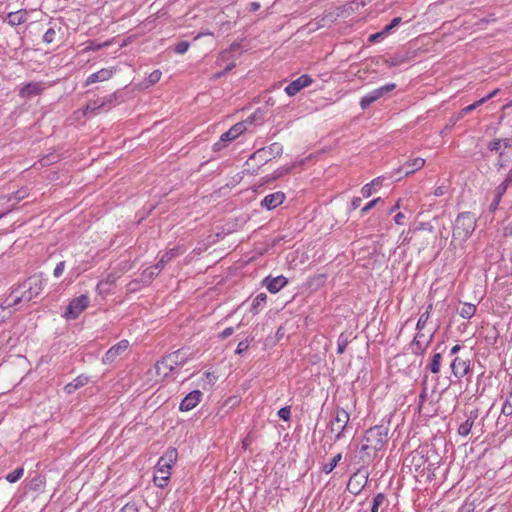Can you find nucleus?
<instances>
[{"label":"nucleus","mask_w":512,"mask_h":512,"mask_svg":"<svg viewBox=\"0 0 512 512\" xmlns=\"http://www.w3.org/2000/svg\"><path fill=\"white\" fill-rule=\"evenodd\" d=\"M44 278L42 273L34 274L27 278L23 283L13 289L10 293L11 301L7 302L8 306H15L22 301L29 302L38 296L44 288Z\"/></svg>","instance_id":"1"},{"label":"nucleus","mask_w":512,"mask_h":512,"mask_svg":"<svg viewBox=\"0 0 512 512\" xmlns=\"http://www.w3.org/2000/svg\"><path fill=\"white\" fill-rule=\"evenodd\" d=\"M476 227L475 215L471 212L460 213L453 227L452 238L453 242L458 241L460 243L466 241L473 233Z\"/></svg>","instance_id":"2"},{"label":"nucleus","mask_w":512,"mask_h":512,"mask_svg":"<svg viewBox=\"0 0 512 512\" xmlns=\"http://www.w3.org/2000/svg\"><path fill=\"white\" fill-rule=\"evenodd\" d=\"M189 359V354L182 349L174 351L157 361L155 364V371L157 375L162 373V366H165L163 371V377H167L168 374L173 371L177 366H183Z\"/></svg>","instance_id":"3"},{"label":"nucleus","mask_w":512,"mask_h":512,"mask_svg":"<svg viewBox=\"0 0 512 512\" xmlns=\"http://www.w3.org/2000/svg\"><path fill=\"white\" fill-rule=\"evenodd\" d=\"M261 117H262V115L260 117H258V112H255L250 117H248L247 120H245L244 122H239V123H236L235 125H233L228 131L224 132L221 135L219 142L214 144V149L220 150L223 147H225L226 143L236 139L244 131H246L247 124H252L253 122L260 119Z\"/></svg>","instance_id":"4"},{"label":"nucleus","mask_w":512,"mask_h":512,"mask_svg":"<svg viewBox=\"0 0 512 512\" xmlns=\"http://www.w3.org/2000/svg\"><path fill=\"white\" fill-rule=\"evenodd\" d=\"M388 428L380 425L368 429L361 448H382L388 443Z\"/></svg>","instance_id":"5"},{"label":"nucleus","mask_w":512,"mask_h":512,"mask_svg":"<svg viewBox=\"0 0 512 512\" xmlns=\"http://www.w3.org/2000/svg\"><path fill=\"white\" fill-rule=\"evenodd\" d=\"M88 305L89 297L87 295H80L69 302L63 316L67 320H75L88 307Z\"/></svg>","instance_id":"6"},{"label":"nucleus","mask_w":512,"mask_h":512,"mask_svg":"<svg viewBox=\"0 0 512 512\" xmlns=\"http://www.w3.org/2000/svg\"><path fill=\"white\" fill-rule=\"evenodd\" d=\"M283 152L282 145L279 143H273L267 148H262L254 152L251 159H257L260 162H268L277 156H280Z\"/></svg>","instance_id":"7"},{"label":"nucleus","mask_w":512,"mask_h":512,"mask_svg":"<svg viewBox=\"0 0 512 512\" xmlns=\"http://www.w3.org/2000/svg\"><path fill=\"white\" fill-rule=\"evenodd\" d=\"M177 458V450H167V452L159 458L155 466L156 472L159 474L171 473L170 470L176 463Z\"/></svg>","instance_id":"8"},{"label":"nucleus","mask_w":512,"mask_h":512,"mask_svg":"<svg viewBox=\"0 0 512 512\" xmlns=\"http://www.w3.org/2000/svg\"><path fill=\"white\" fill-rule=\"evenodd\" d=\"M46 85L44 82H29L25 84L23 87L19 90V96L24 99H29L34 96L41 95L43 91L45 90Z\"/></svg>","instance_id":"9"},{"label":"nucleus","mask_w":512,"mask_h":512,"mask_svg":"<svg viewBox=\"0 0 512 512\" xmlns=\"http://www.w3.org/2000/svg\"><path fill=\"white\" fill-rule=\"evenodd\" d=\"M451 371L457 379L464 377L470 370V360L460 356L455 357L451 362Z\"/></svg>","instance_id":"10"},{"label":"nucleus","mask_w":512,"mask_h":512,"mask_svg":"<svg viewBox=\"0 0 512 512\" xmlns=\"http://www.w3.org/2000/svg\"><path fill=\"white\" fill-rule=\"evenodd\" d=\"M349 421V414L343 410H337L334 420L331 422V431L339 438Z\"/></svg>","instance_id":"11"},{"label":"nucleus","mask_w":512,"mask_h":512,"mask_svg":"<svg viewBox=\"0 0 512 512\" xmlns=\"http://www.w3.org/2000/svg\"><path fill=\"white\" fill-rule=\"evenodd\" d=\"M311 83L312 78L309 75L304 74L297 78L296 80H293L291 83H289L285 88V92L289 96H294L303 88L308 87Z\"/></svg>","instance_id":"12"},{"label":"nucleus","mask_w":512,"mask_h":512,"mask_svg":"<svg viewBox=\"0 0 512 512\" xmlns=\"http://www.w3.org/2000/svg\"><path fill=\"white\" fill-rule=\"evenodd\" d=\"M425 165V160L423 158H415L410 161H406L402 166H400L396 172V174H402L404 177H407L416 171L420 170Z\"/></svg>","instance_id":"13"},{"label":"nucleus","mask_w":512,"mask_h":512,"mask_svg":"<svg viewBox=\"0 0 512 512\" xmlns=\"http://www.w3.org/2000/svg\"><path fill=\"white\" fill-rule=\"evenodd\" d=\"M128 347H129V342L127 340H121L120 342H118L117 344L112 346L105 353V355H104V357L102 359L103 363H105V364L112 363L113 361H115L117 356H119L122 353H124L128 349Z\"/></svg>","instance_id":"14"},{"label":"nucleus","mask_w":512,"mask_h":512,"mask_svg":"<svg viewBox=\"0 0 512 512\" xmlns=\"http://www.w3.org/2000/svg\"><path fill=\"white\" fill-rule=\"evenodd\" d=\"M202 397V393L199 390H193L188 393L185 398L181 401L179 409L181 411H190L197 406Z\"/></svg>","instance_id":"15"},{"label":"nucleus","mask_w":512,"mask_h":512,"mask_svg":"<svg viewBox=\"0 0 512 512\" xmlns=\"http://www.w3.org/2000/svg\"><path fill=\"white\" fill-rule=\"evenodd\" d=\"M287 283L288 279L283 275L277 276L275 278H271L269 276L263 280V284L265 285L267 290L273 294L279 292Z\"/></svg>","instance_id":"16"},{"label":"nucleus","mask_w":512,"mask_h":512,"mask_svg":"<svg viewBox=\"0 0 512 512\" xmlns=\"http://www.w3.org/2000/svg\"><path fill=\"white\" fill-rule=\"evenodd\" d=\"M285 194L283 192H275L264 197L261 206L267 210H272L283 203Z\"/></svg>","instance_id":"17"},{"label":"nucleus","mask_w":512,"mask_h":512,"mask_svg":"<svg viewBox=\"0 0 512 512\" xmlns=\"http://www.w3.org/2000/svg\"><path fill=\"white\" fill-rule=\"evenodd\" d=\"M113 70L112 69H101L93 74H91L86 79V85H90L96 82L105 81L112 77Z\"/></svg>","instance_id":"18"},{"label":"nucleus","mask_w":512,"mask_h":512,"mask_svg":"<svg viewBox=\"0 0 512 512\" xmlns=\"http://www.w3.org/2000/svg\"><path fill=\"white\" fill-rule=\"evenodd\" d=\"M27 20V12L25 10H18L10 12L6 17V22L11 26H18Z\"/></svg>","instance_id":"19"},{"label":"nucleus","mask_w":512,"mask_h":512,"mask_svg":"<svg viewBox=\"0 0 512 512\" xmlns=\"http://www.w3.org/2000/svg\"><path fill=\"white\" fill-rule=\"evenodd\" d=\"M495 166L498 171L512 166V151L501 150Z\"/></svg>","instance_id":"20"},{"label":"nucleus","mask_w":512,"mask_h":512,"mask_svg":"<svg viewBox=\"0 0 512 512\" xmlns=\"http://www.w3.org/2000/svg\"><path fill=\"white\" fill-rule=\"evenodd\" d=\"M477 416H478L477 410L470 412V415L468 416L467 420L465 422H463L458 428L459 435L467 436L470 433V431L473 427L474 420L477 418Z\"/></svg>","instance_id":"21"},{"label":"nucleus","mask_w":512,"mask_h":512,"mask_svg":"<svg viewBox=\"0 0 512 512\" xmlns=\"http://www.w3.org/2000/svg\"><path fill=\"white\" fill-rule=\"evenodd\" d=\"M160 271L161 270L156 264L150 266L141 273L140 281L143 284H149L160 273Z\"/></svg>","instance_id":"22"},{"label":"nucleus","mask_w":512,"mask_h":512,"mask_svg":"<svg viewBox=\"0 0 512 512\" xmlns=\"http://www.w3.org/2000/svg\"><path fill=\"white\" fill-rule=\"evenodd\" d=\"M341 459H342L341 453H338L335 456H333L328 462H325V459L323 458V460L320 462L321 470L325 474L331 473Z\"/></svg>","instance_id":"23"},{"label":"nucleus","mask_w":512,"mask_h":512,"mask_svg":"<svg viewBox=\"0 0 512 512\" xmlns=\"http://www.w3.org/2000/svg\"><path fill=\"white\" fill-rule=\"evenodd\" d=\"M381 98V95L379 94V92L375 89L373 91H371L370 93H368L367 95H365L364 97L361 98V101H360V106L363 110L367 109L372 103H374L375 101L379 100Z\"/></svg>","instance_id":"24"},{"label":"nucleus","mask_w":512,"mask_h":512,"mask_svg":"<svg viewBox=\"0 0 512 512\" xmlns=\"http://www.w3.org/2000/svg\"><path fill=\"white\" fill-rule=\"evenodd\" d=\"M179 254L178 248L170 249L169 251L165 252L159 261L156 263L158 268L162 270L167 263H169L174 257H176Z\"/></svg>","instance_id":"25"},{"label":"nucleus","mask_w":512,"mask_h":512,"mask_svg":"<svg viewBox=\"0 0 512 512\" xmlns=\"http://www.w3.org/2000/svg\"><path fill=\"white\" fill-rule=\"evenodd\" d=\"M382 185V178L377 177L374 180H372L370 183L364 185L361 189V194L364 198H368L372 195V193L375 191L374 187L381 186Z\"/></svg>","instance_id":"26"},{"label":"nucleus","mask_w":512,"mask_h":512,"mask_svg":"<svg viewBox=\"0 0 512 512\" xmlns=\"http://www.w3.org/2000/svg\"><path fill=\"white\" fill-rule=\"evenodd\" d=\"M441 361H442V353H440V352L435 353L433 355L429 365L427 366V369L433 374H438L440 372Z\"/></svg>","instance_id":"27"},{"label":"nucleus","mask_w":512,"mask_h":512,"mask_svg":"<svg viewBox=\"0 0 512 512\" xmlns=\"http://www.w3.org/2000/svg\"><path fill=\"white\" fill-rule=\"evenodd\" d=\"M171 473L159 474L155 471L153 482L159 488H165L170 480Z\"/></svg>","instance_id":"28"},{"label":"nucleus","mask_w":512,"mask_h":512,"mask_svg":"<svg viewBox=\"0 0 512 512\" xmlns=\"http://www.w3.org/2000/svg\"><path fill=\"white\" fill-rule=\"evenodd\" d=\"M476 312V306L471 303H464L459 311V315L464 319H470Z\"/></svg>","instance_id":"29"},{"label":"nucleus","mask_w":512,"mask_h":512,"mask_svg":"<svg viewBox=\"0 0 512 512\" xmlns=\"http://www.w3.org/2000/svg\"><path fill=\"white\" fill-rule=\"evenodd\" d=\"M104 107H105V102L100 101V99H97V100L89 102L86 105V107L84 109V113L85 114H88V113L96 114L97 111H99L100 109H102Z\"/></svg>","instance_id":"30"},{"label":"nucleus","mask_w":512,"mask_h":512,"mask_svg":"<svg viewBox=\"0 0 512 512\" xmlns=\"http://www.w3.org/2000/svg\"><path fill=\"white\" fill-rule=\"evenodd\" d=\"M28 191L27 189L25 188H21L19 190H17L16 192L12 193L11 195H9L7 197V201H15V203L12 205L14 206V209L16 208L15 204L23 199H25L26 197H28Z\"/></svg>","instance_id":"31"},{"label":"nucleus","mask_w":512,"mask_h":512,"mask_svg":"<svg viewBox=\"0 0 512 512\" xmlns=\"http://www.w3.org/2000/svg\"><path fill=\"white\" fill-rule=\"evenodd\" d=\"M10 295L0 304V323H2L5 319L9 318L12 314L9 308L11 306L7 305L8 301H11Z\"/></svg>","instance_id":"32"},{"label":"nucleus","mask_w":512,"mask_h":512,"mask_svg":"<svg viewBox=\"0 0 512 512\" xmlns=\"http://www.w3.org/2000/svg\"><path fill=\"white\" fill-rule=\"evenodd\" d=\"M267 295L265 293L258 294L252 302L251 311L256 314L258 312V308L266 303Z\"/></svg>","instance_id":"33"},{"label":"nucleus","mask_w":512,"mask_h":512,"mask_svg":"<svg viewBox=\"0 0 512 512\" xmlns=\"http://www.w3.org/2000/svg\"><path fill=\"white\" fill-rule=\"evenodd\" d=\"M423 334H417L411 344V348L414 354H421L424 351V347L421 342V338L423 337Z\"/></svg>","instance_id":"34"},{"label":"nucleus","mask_w":512,"mask_h":512,"mask_svg":"<svg viewBox=\"0 0 512 512\" xmlns=\"http://www.w3.org/2000/svg\"><path fill=\"white\" fill-rule=\"evenodd\" d=\"M348 344H349L348 335H346L344 333L340 334L338 341H337V353L343 354L345 352Z\"/></svg>","instance_id":"35"},{"label":"nucleus","mask_w":512,"mask_h":512,"mask_svg":"<svg viewBox=\"0 0 512 512\" xmlns=\"http://www.w3.org/2000/svg\"><path fill=\"white\" fill-rule=\"evenodd\" d=\"M24 474V469L22 467L16 468L13 472L7 474L6 480L9 483H16Z\"/></svg>","instance_id":"36"},{"label":"nucleus","mask_w":512,"mask_h":512,"mask_svg":"<svg viewBox=\"0 0 512 512\" xmlns=\"http://www.w3.org/2000/svg\"><path fill=\"white\" fill-rule=\"evenodd\" d=\"M407 61V57L404 55H396L385 60V63L390 67L399 66Z\"/></svg>","instance_id":"37"},{"label":"nucleus","mask_w":512,"mask_h":512,"mask_svg":"<svg viewBox=\"0 0 512 512\" xmlns=\"http://www.w3.org/2000/svg\"><path fill=\"white\" fill-rule=\"evenodd\" d=\"M384 501H385V495L383 493L376 494L373 498L371 512H378L379 507L383 504Z\"/></svg>","instance_id":"38"},{"label":"nucleus","mask_w":512,"mask_h":512,"mask_svg":"<svg viewBox=\"0 0 512 512\" xmlns=\"http://www.w3.org/2000/svg\"><path fill=\"white\" fill-rule=\"evenodd\" d=\"M501 412L505 416L512 415V391L510 392V394L508 395L505 403L503 404Z\"/></svg>","instance_id":"39"},{"label":"nucleus","mask_w":512,"mask_h":512,"mask_svg":"<svg viewBox=\"0 0 512 512\" xmlns=\"http://www.w3.org/2000/svg\"><path fill=\"white\" fill-rule=\"evenodd\" d=\"M401 21V17H395L382 30L384 31V33H386V35H388L395 27H397L401 23Z\"/></svg>","instance_id":"40"},{"label":"nucleus","mask_w":512,"mask_h":512,"mask_svg":"<svg viewBox=\"0 0 512 512\" xmlns=\"http://www.w3.org/2000/svg\"><path fill=\"white\" fill-rule=\"evenodd\" d=\"M421 235H416V240H420L419 241V251H421L422 249H425V247L430 243V238L432 237V232L431 230H429L428 232V236L427 237H420Z\"/></svg>","instance_id":"41"},{"label":"nucleus","mask_w":512,"mask_h":512,"mask_svg":"<svg viewBox=\"0 0 512 512\" xmlns=\"http://www.w3.org/2000/svg\"><path fill=\"white\" fill-rule=\"evenodd\" d=\"M189 46H190L189 42L180 41L175 45L174 51L178 54H184L189 49Z\"/></svg>","instance_id":"42"},{"label":"nucleus","mask_w":512,"mask_h":512,"mask_svg":"<svg viewBox=\"0 0 512 512\" xmlns=\"http://www.w3.org/2000/svg\"><path fill=\"white\" fill-rule=\"evenodd\" d=\"M488 149L489 151L491 152H500L502 150V140L500 139H495L491 142H489L488 144Z\"/></svg>","instance_id":"43"},{"label":"nucleus","mask_w":512,"mask_h":512,"mask_svg":"<svg viewBox=\"0 0 512 512\" xmlns=\"http://www.w3.org/2000/svg\"><path fill=\"white\" fill-rule=\"evenodd\" d=\"M56 36V31L53 28H49L43 35V41L47 44H50L54 41Z\"/></svg>","instance_id":"44"},{"label":"nucleus","mask_w":512,"mask_h":512,"mask_svg":"<svg viewBox=\"0 0 512 512\" xmlns=\"http://www.w3.org/2000/svg\"><path fill=\"white\" fill-rule=\"evenodd\" d=\"M509 185H507V183L505 182H501L495 189V196L497 198H501L503 197V195L506 193L507 189H508Z\"/></svg>","instance_id":"45"},{"label":"nucleus","mask_w":512,"mask_h":512,"mask_svg":"<svg viewBox=\"0 0 512 512\" xmlns=\"http://www.w3.org/2000/svg\"><path fill=\"white\" fill-rule=\"evenodd\" d=\"M278 416L284 421H289L291 417V408L289 406L281 408L278 411Z\"/></svg>","instance_id":"46"},{"label":"nucleus","mask_w":512,"mask_h":512,"mask_svg":"<svg viewBox=\"0 0 512 512\" xmlns=\"http://www.w3.org/2000/svg\"><path fill=\"white\" fill-rule=\"evenodd\" d=\"M429 319V311H425L418 319L416 328L422 330Z\"/></svg>","instance_id":"47"},{"label":"nucleus","mask_w":512,"mask_h":512,"mask_svg":"<svg viewBox=\"0 0 512 512\" xmlns=\"http://www.w3.org/2000/svg\"><path fill=\"white\" fill-rule=\"evenodd\" d=\"M396 87V85L394 83H389V84H386L384 86H381L379 88H377L376 90L379 92V94L381 95V97H383L385 94L391 92L392 90H394Z\"/></svg>","instance_id":"48"},{"label":"nucleus","mask_w":512,"mask_h":512,"mask_svg":"<svg viewBox=\"0 0 512 512\" xmlns=\"http://www.w3.org/2000/svg\"><path fill=\"white\" fill-rule=\"evenodd\" d=\"M249 345H250L249 339H245L243 341H240L238 343V346L236 348L235 353L236 354H242L244 351H246L249 348Z\"/></svg>","instance_id":"49"},{"label":"nucleus","mask_w":512,"mask_h":512,"mask_svg":"<svg viewBox=\"0 0 512 512\" xmlns=\"http://www.w3.org/2000/svg\"><path fill=\"white\" fill-rule=\"evenodd\" d=\"M381 201V198L378 197V198H375L373 200H371L370 202H368L362 209H361V213L362 214H365L367 213L370 209H372L373 207H375L379 202Z\"/></svg>","instance_id":"50"},{"label":"nucleus","mask_w":512,"mask_h":512,"mask_svg":"<svg viewBox=\"0 0 512 512\" xmlns=\"http://www.w3.org/2000/svg\"><path fill=\"white\" fill-rule=\"evenodd\" d=\"M65 267H66V263H65V261H61V262H59V263L56 265V267L54 268L53 275H54L56 278L60 277V276L63 274V272H64V270H65Z\"/></svg>","instance_id":"51"},{"label":"nucleus","mask_w":512,"mask_h":512,"mask_svg":"<svg viewBox=\"0 0 512 512\" xmlns=\"http://www.w3.org/2000/svg\"><path fill=\"white\" fill-rule=\"evenodd\" d=\"M162 73L159 70H154L150 75L148 76V82L150 84L157 83L161 78Z\"/></svg>","instance_id":"52"},{"label":"nucleus","mask_w":512,"mask_h":512,"mask_svg":"<svg viewBox=\"0 0 512 512\" xmlns=\"http://www.w3.org/2000/svg\"><path fill=\"white\" fill-rule=\"evenodd\" d=\"M100 101L105 102V107L111 106L117 101V95L115 93L110 94V95L105 96L104 98L100 99Z\"/></svg>","instance_id":"53"},{"label":"nucleus","mask_w":512,"mask_h":512,"mask_svg":"<svg viewBox=\"0 0 512 512\" xmlns=\"http://www.w3.org/2000/svg\"><path fill=\"white\" fill-rule=\"evenodd\" d=\"M88 380L89 378L87 376L80 375L73 380V383H75V385H77V387L80 388L86 385L88 383Z\"/></svg>","instance_id":"54"},{"label":"nucleus","mask_w":512,"mask_h":512,"mask_svg":"<svg viewBox=\"0 0 512 512\" xmlns=\"http://www.w3.org/2000/svg\"><path fill=\"white\" fill-rule=\"evenodd\" d=\"M118 512H138V509L135 503H127Z\"/></svg>","instance_id":"55"},{"label":"nucleus","mask_w":512,"mask_h":512,"mask_svg":"<svg viewBox=\"0 0 512 512\" xmlns=\"http://www.w3.org/2000/svg\"><path fill=\"white\" fill-rule=\"evenodd\" d=\"M386 36V33H384L383 30H381L380 32H377V33H374V34H371L368 38V41L370 43H374L376 41H378L379 39H382L383 37Z\"/></svg>","instance_id":"56"},{"label":"nucleus","mask_w":512,"mask_h":512,"mask_svg":"<svg viewBox=\"0 0 512 512\" xmlns=\"http://www.w3.org/2000/svg\"><path fill=\"white\" fill-rule=\"evenodd\" d=\"M234 333L233 327H228L224 329L218 336L219 339H226L227 337L231 336Z\"/></svg>","instance_id":"57"},{"label":"nucleus","mask_w":512,"mask_h":512,"mask_svg":"<svg viewBox=\"0 0 512 512\" xmlns=\"http://www.w3.org/2000/svg\"><path fill=\"white\" fill-rule=\"evenodd\" d=\"M500 90L499 89H495L493 90L491 93H489L487 96L481 98L480 100L477 101V104H483L485 103L486 101H488L489 99L493 98L494 96H496L498 94Z\"/></svg>","instance_id":"58"},{"label":"nucleus","mask_w":512,"mask_h":512,"mask_svg":"<svg viewBox=\"0 0 512 512\" xmlns=\"http://www.w3.org/2000/svg\"><path fill=\"white\" fill-rule=\"evenodd\" d=\"M502 140V150L512 151V140L509 138H504Z\"/></svg>","instance_id":"59"},{"label":"nucleus","mask_w":512,"mask_h":512,"mask_svg":"<svg viewBox=\"0 0 512 512\" xmlns=\"http://www.w3.org/2000/svg\"><path fill=\"white\" fill-rule=\"evenodd\" d=\"M480 105L481 104H477V101H476L473 104L466 106L465 108H463L461 110V116H463L464 114H467V113L473 111L474 109H476Z\"/></svg>","instance_id":"60"},{"label":"nucleus","mask_w":512,"mask_h":512,"mask_svg":"<svg viewBox=\"0 0 512 512\" xmlns=\"http://www.w3.org/2000/svg\"><path fill=\"white\" fill-rule=\"evenodd\" d=\"M501 202V198L494 197L493 201L491 202L489 206L490 212H495L499 206V203Z\"/></svg>","instance_id":"61"},{"label":"nucleus","mask_w":512,"mask_h":512,"mask_svg":"<svg viewBox=\"0 0 512 512\" xmlns=\"http://www.w3.org/2000/svg\"><path fill=\"white\" fill-rule=\"evenodd\" d=\"M64 389H65L66 393H68V394H72L73 392H75V391H76L77 389H79V388H78V387H77V385H75V383H73V381H72V382L68 383V384L65 386V388H64Z\"/></svg>","instance_id":"62"},{"label":"nucleus","mask_w":512,"mask_h":512,"mask_svg":"<svg viewBox=\"0 0 512 512\" xmlns=\"http://www.w3.org/2000/svg\"><path fill=\"white\" fill-rule=\"evenodd\" d=\"M473 510L474 507L472 504H464L459 508L458 512H473Z\"/></svg>","instance_id":"63"},{"label":"nucleus","mask_w":512,"mask_h":512,"mask_svg":"<svg viewBox=\"0 0 512 512\" xmlns=\"http://www.w3.org/2000/svg\"><path fill=\"white\" fill-rule=\"evenodd\" d=\"M503 182L507 183V185L509 186L512 184V166L510 167V170L506 175L505 179L503 180Z\"/></svg>","instance_id":"64"}]
</instances>
